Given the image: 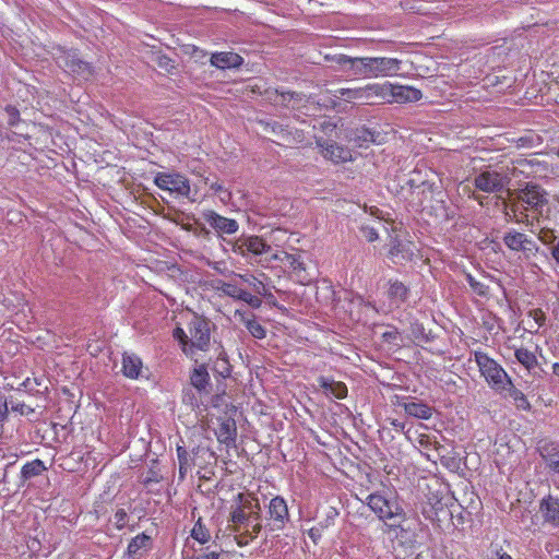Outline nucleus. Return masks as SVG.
I'll use <instances>...</instances> for the list:
<instances>
[{"label":"nucleus","mask_w":559,"mask_h":559,"mask_svg":"<svg viewBox=\"0 0 559 559\" xmlns=\"http://www.w3.org/2000/svg\"><path fill=\"white\" fill-rule=\"evenodd\" d=\"M323 58L326 62L335 63L338 69L350 75L353 57L346 56V53H326Z\"/></svg>","instance_id":"obj_40"},{"label":"nucleus","mask_w":559,"mask_h":559,"mask_svg":"<svg viewBox=\"0 0 559 559\" xmlns=\"http://www.w3.org/2000/svg\"><path fill=\"white\" fill-rule=\"evenodd\" d=\"M321 155L332 163L340 164L353 160V152L349 147L340 145L335 141L317 140Z\"/></svg>","instance_id":"obj_10"},{"label":"nucleus","mask_w":559,"mask_h":559,"mask_svg":"<svg viewBox=\"0 0 559 559\" xmlns=\"http://www.w3.org/2000/svg\"><path fill=\"white\" fill-rule=\"evenodd\" d=\"M416 251H418L417 246L412 240L394 239L389 258L395 263L412 261Z\"/></svg>","instance_id":"obj_17"},{"label":"nucleus","mask_w":559,"mask_h":559,"mask_svg":"<svg viewBox=\"0 0 559 559\" xmlns=\"http://www.w3.org/2000/svg\"><path fill=\"white\" fill-rule=\"evenodd\" d=\"M542 456L549 469L559 474V445L558 443H549L545 447Z\"/></svg>","instance_id":"obj_33"},{"label":"nucleus","mask_w":559,"mask_h":559,"mask_svg":"<svg viewBox=\"0 0 559 559\" xmlns=\"http://www.w3.org/2000/svg\"><path fill=\"white\" fill-rule=\"evenodd\" d=\"M276 95L281 96V103L285 104L286 99H292L296 95V93H281L275 92Z\"/></svg>","instance_id":"obj_60"},{"label":"nucleus","mask_w":559,"mask_h":559,"mask_svg":"<svg viewBox=\"0 0 559 559\" xmlns=\"http://www.w3.org/2000/svg\"><path fill=\"white\" fill-rule=\"evenodd\" d=\"M323 533L324 532L322 531V526H320V522H318L317 525L311 526V528L308 530V535L313 543L320 542Z\"/></svg>","instance_id":"obj_58"},{"label":"nucleus","mask_w":559,"mask_h":559,"mask_svg":"<svg viewBox=\"0 0 559 559\" xmlns=\"http://www.w3.org/2000/svg\"><path fill=\"white\" fill-rule=\"evenodd\" d=\"M46 469L44 462L39 459H36L32 462H27L23 465L21 469V477L24 480L31 479L35 476L40 475Z\"/></svg>","instance_id":"obj_39"},{"label":"nucleus","mask_w":559,"mask_h":559,"mask_svg":"<svg viewBox=\"0 0 559 559\" xmlns=\"http://www.w3.org/2000/svg\"><path fill=\"white\" fill-rule=\"evenodd\" d=\"M189 352L193 355L195 349L205 350L210 344V322L195 314L188 323Z\"/></svg>","instance_id":"obj_7"},{"label":"nucleus","mask_w":559,"mask_h":559,"mask_svg":"<svg viewBox=\"0 0 559 559\" xmlns=\"http://www.w3.org/2000/svg\"><path fill=\"white\" fill-rule=\"evenodd\" d=\"M271 258H274V261H282V262L288 263V265L292 267V270L296 273L306 270V266H305L300 255L290 254V253H287V251L276 249L275 252L272 253Z\"/></svg>","instance_id":"obj_32"},{"label":"nucleus","mask_w":559,"mask_h":559,"mask_svg":"<svg viewBox=\"0 0 559 559\" xmlns=\"http://www.w3.org/2000/svg\"><path fill=\"white\" fill-rule=\"evenodd\" d=\"M528 316L530 318H533L537 324V329L535 331H538V329L546 323L547 317L542 308H534L533 310L528 311Z\"/></svg>","instance_id":"obj_53"},{"label":"nucleus","mask_w":559,"mask_h":559,"mask_svg":"<svg viewBox=\"0 0 559 559\" xmlns=\"http://www.w3.org/2000/svg\"><path fill=\"white\" fill-rule=\"evenodd\" d=\"M550 254L556 263L559 265V240L550 247Z\"/></svg>","instance_id":"obj_59"},{"label":"nucleus","mask_w":559,"mask_h":559,"mask_svg":"<svg viewBox=\"0 0 559 559\" xmlns=\"http://www.w3.org/2000/svg\"><path fill=\"white\" fill-rule=\"evenodd\" d=\"M173 337L176 338L177 341H179V343L181 345V348L185 352V354L190 355V352H189V336H188L186 330L180 328V326H177L173 331Z\"/></svg>","instance_id":"obj_49"},{"label":"nucleus","mask_w":559,"mask_h":559,"mask_svg":"<svg viewBox=\"0 0 559 559\" xmlns=\"http://www.w3.org/2000/svg\"><path fill=\"white\" fill-rule=\"evenodd\" d=\"M360 231L365 239L368 241L378 240V233L374 227H370V225H361Z\"/></svg>","instance_id":"obj_55"},{"label":"nucleus","mask_w":559,"mask_h":559,"mask_svg":"<svg viewBox=\"0 0 559 559\" xmlns=\"http://www.w3.org/2000/svg\"><path fill=\"white\" fill-rule=\"evenodd\" d=\"M221 552L218 551H203V548L197 550L193 546H190L189 543H186L182 549V559H218Z\"/></svg>","instance_id":"obj_37"},{"label":"nucleus","mask_w":559,"mask_h":559,"mask_svg":"<svg viewBox=\"0 0 559 559\" xmlns=\"http://www.w3.org/2000/svg\"><path fill=\"white\" fill-rule=\"evenodd\" d=\"M216 289L225 296L241 301L242 288L238 287V285H235V283L219 282L218 286H216Z\"/></svg>","instance_id":"obj_44"},{"label":"nucleus","mask_w":559,"mask_h":559,"mask_svg":"<svg viewBox=\"0 0 559 559\" xmlns=\"http://www.w3.org/2000/svg\"><path fill=\"white\" fill-rule=\"evenodd\" d=\"M260 503L254 496L239 492L230 506L227 530L240 547L248 546L262 531Z\"/></svg>","instance_id":"obj_1"},{"label":"nucleus","mask_w":559,"mask_h":559,"mask_svg":"<svg viewBox=\"0 0 559 559\" xmlns=\"http://www.w3.org/2000/svg\"><path fill=\"white\" fill-rule=\"evenodd\" d=\"M450 497L448 493L441 492V490H436L435 492H429L427 495V506L428 509H424V514L430 521H441V514L450 515L451 513L448 510V504L450 501Z\"/></svg>","instance_id":"obj_11"},{"label":"nucleus","mask_w":559,"mask_h":559,"mask_svg":"<svg viewBox=\"0 0 559 559\" xmlns=\"http://www.w3.org/2000/svg\"><path fill=\"white\" fill-rule=\"evenodd\" d=\"M191 537L193 540L200 543L201 546L211 540L210 530H207L206 525L203 524L202 519H199L195 522L191 531Z\"/></svg>","instance_id":"obj_42"},{"label":"nucleus","mask_w":559,"mask_h":559,"mask_svg":"<svg viewBox=\"0 0 559 559\" xmlns=\"http://www.w3.org/2000/svg\"><path fill=\"white\" fill-rule=\"evenodd\" d=\"M275 250L262 236L258 235L242 236L234 245V251L241 257H247L248 254L261 257L259 262L262 265H267V263L275 261V259H272V252H275Z\"/></svg>","instance_id":"obj_6"},{"label":"nucleus","mask_w":559,"mask_h":559,"mask_svg":"<svg viewBox=\"0 0 559 559\" xmlns=\"http://www.w3.org/2000/svg\"><path fill=\"white\" fill-rule=\"evenodd\" d=\"M365 504L385 525V532L397 531L407 520V514L397 493L384 485L365 497Z\"/></svg>","instance_id":"obj_2"},{"label":"nucleus","mask_w":559,"mask_h":559,"mask_svg":"<svg viewBox=\"0 0 559 559\" xmlns=\"http://www.w3.org/2000/svg\"><path fill=\"white\" fill-rule=\"evenodd\" d=\"M9 404L12 412L19 413L22 416L33 415L35 413V408L38 407V405H32L24 401H14L13 399L9 401Z\"/></svg>","instance_id":"obj_45"},{"label":"nucleus","mask_w":559,"mask_h":559,"mask_svg":"<svg viewBox=\"0 0 559 559\" xmlns=\"http://www.w3.org/2000/svg\"><path fill=\"white\" fill-rule=\"evenodd\" d=\"M467 283L473 289V292L476 293L478 296H488L489 287L488 285H485L484 282L477 281L476 277H474L473 275H467Z\"/></svg>","instance_id":"obj_48"},{"label":"nucleus","mask_w":559,"mask_h":559,"mask_svg":"<svg viewBox=\"0 0 559 559\" xmlns=\"http://www.w3.org/2000/svg\"><path fill=\"white\" fill-rule=\"evenodd\" d=\"M21 388L32 395L40 396L48 390L45 377L26 378L21 383Z\"/></svg>","instance_id":"obj_34"},{"label":"nucleus","mask_w":559,"mask_h":559,"mask_svg":"<svg viewBox=\"0 0 559 559\" xmlns=\"http://www.w3.org/2000/svg\"><path fill=\"white\" fill-rule=\"evenodd\" d=\"M154 183L159 189L176 192L177 194L185 195L186 198H188L191 192L189 178L180 173H157Z\"/></svg>","instance_id":"obj_8"},{"label":"nucleus","mask_w":559,"mask_h":559,"mask_svg":"<svg viewBox=\"0 0 559 559\" xmlns=\"http://www.w3.org/2000/svg\"><path fill=\"white\" fill-rule=\"evenodd\" d=\"M404 411L408 416L421 418V420H428L432 416V407L424 404V402H406Z\"/></svg>","instance_id":"obj_30"},{"label":"nucleus","mask_w":559,"mask_h":559,"mask_svg":"<svg viewBox=\"0 0 559 559\" xmlns=\"http://www.w3.org/2000/svg\"><path fill=\"white\" fill-rule=\"evenodd\" d=\"M235 318L246 326L248 333L251 334L253 338L263 340L266 337L267 330L262 325V323L257 321L254 313L236 310Z\"/></svg>","instance_id":"obj_19"},{"label":"nucleus","mask_w":559,"mask_h":559,"mask_svg":"<svg viewBox=\"0 0 559 559\" xmlns=\"http://www.w3.org/2000/svg\"><path fill=\"white\" fill-rule=\"evenodd\" d=\"M423 93L419 88L412 85H402L389 83V104H407L421 99Z\"/></svg>","instance_id":"obj_14"},{"label":"nucleus","mask_w":559,"mask_h":559,"mask_svg":"<svg viewBox=\"0 0 559 559\" xmlns=\"http://www.w3.org/2000/svg\"><path fill=\"white\" fill-rule=\"evenodd\" d=\"M152 548V538L147 533L142 532L132 537L127 546V555L132 559L141 558Z\"/></svg>","instance_id":"obj_21"},{"label":"nucleus","mask_w":559,"mask_h":559,"mask_svg":"<svg viewBox=\"0 0 559 559\" xmlns=\"http://www.w3.org/2000/svg\"><path fill=\"white\" fill-rule=\"evenodd\" d=\"M318 381L324 394L328 396L342 399L347 395L348 390L346 384L343 383V381H336L331 378H324V376H321L318 379Z\"/></svg>","instance_id":"obj_28"},{"label":"nucleus","mask_w":559,"mask_h":559,"mask_svg":"<svg viewBox=\"0 0 559 559\" xmlns=\"http://www.w3.org/2000/svg\"><path fill=\"white\" fill-rule=\"evenodd\" d=\"M476 188L484 192H501L510 182L508 174L498 171H483L474 179Z\"/></svg>","instance_id":"obj_9"},{"label":"nucleus","mask_w":559,"mask_h":559,"mask_svg":"<svg viewBox=\"0 0 559 559\" xmlns=\"http://www.w3.org/2000/svg\"><path fill=\"white\" fill-rule=\"evenodd\" d=\"M352 78L372 79V57H352Z\"/></svg>","instance_id":"obj_27"},{"label":"nucleus","mask_w":559,"mask_h":559,"mask_svg":"<svg viewBox=\"0 0 559 559\" xmlns=\"http://www.w3.org/2000/svg\"><path fill=\"white\" fill-rule=\"evenodd\" d=\"M215 433L219 443H224L227 448L234 447L238 435L236 421L234 419L221 420Z\"/></svg>","instance_id":"obj_22"},{"label":"nucleus","mask_w":559,"mask_h":559,"mask_svg":"<svg viewBox=\"0 0 559 559\" xmlns=\"http://www.w3.org/2000/svg\"><path fill=\"white\" fill-rule=\"evenodd\" d=\"M210 188L214 191V193L219 194L222 202H225V203L226 202H230L231 193H230V191H228V189L223 187L222 183H219V182H212Z\"/></svg>","instance_id":"obj_50"},{"label":"nucleus","mask_w":559,"mask_h":559,"mask_svg":"<svg viewBox=\"0 0 559 559\" xmlns=\"http://www.w3.org/2000/svg\"><path fill=\"white\" fill-rule=\"evenodd\" d=\"M552 372L555 376L559 377V362L552 365Z\"/></svg>","instance_id":"obj_63"},{"label":"nucleus","mask_w":559,"mask_h":559,"mask_svg":"<svg viewBox=\"0 0 559 559\" xmlns=\"http://www.w3.org/2000/svg\"><path fill=\"white\" fill-rule=\"evenodd\" d=\"M332 96L335 99H342L349 104L367 105L366 84L360 85L359 87L336 88L332 92Z\"/></svg>","instance_id":"obj_20"},{"label":"nucleus","mask_w":559,"mask_h":559,"mask_svg":"<svg viewBox=\"0 0 559 559\" xmlns=\"http://www.w3.org/2000/svg\"><path fill=\"white\" fill-rule=\"evenodd\" d=\"M409 288L401 281H389L388 297L396 307L407 301Z\"/></svg>","instance_id":"obj_29"},{"label":"nucleus","mask_w":559,"mask_h":559,"mask_svg":"<svg viewBox=\"0 0 559 559\" xmlns=\"http://www.w3.org/2000/svg\"><path fill=\"white\" fill-rule=\"evenodd\" d=\"M191 385L198 391H205L210 384V373L204 365L192 370L190 376Z\"/></svg>","instance_id":"obj_36"},{"label":"nucleus","mask_w":559,"mask_h":559,"mask_svg":"<svg viewBox=\"0 0 559 559\" xmlns=\"http://www.w3.org/2000/svg\"><path fill=\"white\" fill-rule=\"evenodd\" d=\"M366 87V104H390V82L368 83Z\"/></svg>","instance_id":"obj_18"},{"label":"nucleus","mask_w":559,"mask_h":559,"mask_svg":"<svg viewBox=\"0 0 559 559\" xmlns=\"http://www.w3.org/2000/svg\"><path fill=\"white\" fill-rule=\"evenodd\" d=\"M9 405V401L0 392V425H2L8 419Z\"/></svg>","instance_id":"obj_54"},{"label":"nucleus","mask_w":559,"mask_h":559,"mask_svg":"<svg viewBox=\"0 0 559 559\" xmlns=\"http://www.w3.org/2000/svg\"><path fill=\"white\" fill-rule=\"evenodd\" d=\"M436 173L431 168L416 167L408 179V186L413 194L418 199V204L424 209L427 202H431L436 193H441L440 187L436 183Z\"/></svg>","instance_id":"obj_4"},{"label":"nucleus","mask_w":559,"mask_h":559,"mask_svg":"<svg viewBox=\"0 0 559 559\" xmlns=\"http://www.w3.org/2000/svg\"><path fill=\"white\" fill-rule=\"evenodd\" d=\"M498 559H513L508 552H501Z\"/></svg>","instance_id":"obj_64"},{"label":"nucleus","mask_w":559,"mask_h":559,"mask_svg":"<svg viewBox=\"0 0 559 559\" xmlns=\"http://www.w3.org/2000/svg\"><path fill=\"white\" fill-rule=\"evenodd\" d=\"M128 522V514L126 510L118 509L114 514V525L117 530H123Z\"/></svg>","instance_id":"obj_52"},{"label":"nucleus","mask_w":559,"mask_h":559,"mask_svg":"<svg viewBox=\"0 0 559 559\" xmlns=\"http://www.w3.org/2000/svg\"><path fill=\"white\" fill-rule=\"evenodd\" d=\"M202 215L210 227L215 229L218 234L234 235L239 230L237 219L224 217V215L214 212V210H205Z\"/></svg>","instance_id":"obj_12"},{"label":"nucleus","mask_w":559,"mask_h":559,"mask_svg":"<svg viewBox=\"0 0 559 559\" xmlns=\"http://www.w3.org/2000/svg\"><path fill=\"white\" fill-rule=\"evenodd\" d=\"M503 241L510 250L513 251H525L532 250L534 240L526 234L518 233V230H509L503 235Z\"/></svg>","instance_id":"obj_23"},{"label":"nucleus","mask_w":559,"mask_h":559,"mask_svg":"<svg viewBox=\"0 0 559 559\" xmlns=\"http://www.w3.org/2000/svg\"><path fill=\"white\" fill-rule=\"evenodd\" d=\"M176 452L179 461V475L180 478H185L190 468L189 454L186 448L180 445L176 448Z\"/></svg>","instance_id":"obj_46"},{"label":"nucleus","mask_w":559,"mask_h":559,"mask_svg":"<svg viewBox=\"0 0 559 559\" xmlns=\"http://www.w3.org/2000/svg\"><path fill=\"white\" fill-rule=\"evenodd\" d=\"M514 355L518 362L521 364L524 367V369H526L528 372L536 369L538 365V358L533 352H530L528 348H515Z\"/></svg>","instance_id":"obj_35"},{"label":"nucleus","mask_w":559,"mask_h":559,"mask_svg":"<svg viewBox=\"0 0 559 559\" xmlns=\"http://www.w3.org/2000/svg\"><path fill=\"white\" fill-rule=\"evenodd\" d=\"M338 510L336 509V507H329L328 510L325 511V514H324V518L323 520H320L319 523H320V526H322V531H326L329 530V527L335 525V521L338 516Z\"/></svg>","instance_id":"obj_47"},{"label":"nucleus","mask_w":559,"mask_h":559,"mask_svg":"<svg viewBox=\"0 0 559 559\" xmlns=\"http://www.w3.org/2000/svg\"><path fill=\"white\" fill-rule=\"evenodd\" d=\"M473 355L480 376L485 378L491 390L499 393L506 392V386L511 384V378L506 369L481 349H476Z\"/></svg>","instance_id":"obj_3"},{"label":"nucleus","mask_w":559,"mask_h":559,"mask_svg":"<svg viewBox=\"0 0 559 559\" xmlns=\"http://www.w3.org/2000/svg\"><path fill=\"white\" fill-rule=\"evenodd\" d=\"M143 369V362L140 356L136 354H123L122 355V374L128 379H139Z\"/></svg>","instance_id":"obj_26"},{"label":"nucleus","mask_w":559,"mask_h":559,"mask_svg":"<svg viewBox=\"0 0 559 559\" xmlns=\"http://www.w3.org/2000/svg\"><path fill=\"white\" fill-rule=\"evenodd\" d=\"M267 515L275 530H283L289 518L287 501L283 496H274V498L270 500Z\"/></svg>","instance_id":"obj_13"},{"label":"nucleus","mask_w":559,"mask_h":559,"mask_svg":"<svg viewBox=\"0 0 559 559\" xmlns=\"http://www.w3.org/2000/svg\"><path fill=\"white\" fill-rule=\"evenodd\" d=\"M402 60L390 57H372V79L392 78L402 69Z\"/></svg>","instance_id":"obj_15"},{"label":"nucleus","mask_w":559,"mask_h":559,"mask_svg":"<svg viewBox=\"0 0 559 559\" xmlns=\"http://www.w3.org/2000/svg\"><path fill=\"white\" fill-rule=\"evenodd\" d=\"M539 510L546 522L550 525L559 526V499L548 495L540 500Z\"/></svg>","instance_id":"obj_25"},{"label":"nucleus","mask_w":559,"mask_h":559,"mask_svg":"<svg viewBox=\"0 0 559 559\" xmlns=\"http://www.w3.org/2000/svg\"><path fill=\"white\" fill-rule=\"evenodd\" d=\"M94 68L91 63L81 61L79 59L78 61L72 62V73L73 75L79 80H90L94 75Z\"/></svg>","instance_id":"obj_41"},{"label":"nucleus","mask_w":559,"mask_h":559,"mask_svg":"<svg viewBox=\"0 0 559 559\" xmlns=\"http://www.w3.org/2000/svg\"><path fill=\"white\" fill-rule=\"evenodd\" d=\"M5 111L8 114V123L11 126V127H14L17 124V122L20 121V112L19 110L13 107V106H8L5 108Z\"/></svg>","instance_id":"obj_57"},{"label":"nucleus","mask_w":559,"mask_h":559,"mask_svg":"<svg viewBox=\"0 0 559 559\" xmlns=\"http://www.w3.org/2000/svg\"><path fill=\"white\" fill-rule=\"evenodd\" d=\"M242 282L247 283L258 296H267L270 290L263 280L252 274H238L237 275Z\"/></svg>","instance_id":"obj_38"},{"label":"nucleus","mask_w":559,"mask_h":559,"mask_svg":"<svg viewBox=\"0 0 559 559\" xmlns=\"http://www.w3.org/2000/svg\"><path fill=\"white\" fill-rule=\"evenodd\" d=\"M272 132L274 134L281 136L283 141L290 142V139H295L296 141H301L302 133H300L299 130H295L294 132L292 130H288L287 127L281 126V124H273L271 127Z\"/></svg>","instance_id":"obj_43"},{"label":"nucleus","mask_w":559,"mask_h":559,"mask_svg":"<svg viewBox=\"0 0 559 559\" xmlns=\"http://www.w3.org/2000/svg\"><path fill=\"white\" fill-rule=\"evenodd\" d=\"M241 301L249 304L252 308H260L262 305V300L259 296L251 295V293L241 289Z\"/></svg>","instance_id":"obj_51"},{"label":"nucleus","mask_w":559,"mask_h":559,"mask_svg":"<svg viewBox=\"0 0 559 559\" xmlns=\"http://www.w3.org/2000/svg\"><path fill=\"white\" fill-rule=\"evenodd\" d=\"M211 64L217 69L239 68L243 59L239 53L233 51L213 52L210 59Z\"/></svg>","instance_id":"obj_24"},{"label":"nucleus","mask_w":559,"mask_h":559,"mask_svg":"<svg viewBox=\"0 0 559 559\" xmlns=\"http://www.w3.org/2000/svg\"><path fill=\"white\" fill-rule=\"evenodd\" d=\"M419 443L421 444V447H427L428 443H430V439L428 436H420L419 437Z\"/></svg>","instance_id":"obj_61"},{"label":"nucleus","mask_w":559,"mask_h":559,"mask_svg":"<svg viewBox=\"0 0 559 559\" xmlns=\"http://www.w3.org/2000/svg\"><path fill=\"white\" fill-rule=\"evenodd\" d=\"M545 204H547V198L543 189L538 186H533V183H527L524 189H521L516 202L513 203V219L515 222H525L528 219V215L524 214L522 210L540 213V209Z\"/></svg>","instance_id":"obj_5"},{"label":"nucleus","mask_w":559,"mask_h":559,"mask_svg":"<svg viewBox=\"0 0 559 559\" xmlns=\"http://www.w3.org/2000/svg\"><path fill=\"white\" fill-rule=\"evenodd\" d=\"M353 141L359 147H369L370 145H382L386 142L388 133L385 131L368 129V127H360L354 132Z\"/></svg>","instance_id":"obj_16"},{"label":"nucleus","mask_w":559,"mask_h":559,"mask_svg":"<svg viewBox=\"0 0 559 559\" xmlns=\"http://www.w3.org/2000/svg\"><path fill=\"white\" fill-rule=\"evenodd\" d=\"M183 402L193 403V397L190 396L189 392L183 393Z\"/></svg>","instance_id":"obj_62"},{"label":"nucleus","mask_w":559,"mask_h":559,"mask_svg":"<svg viewBox=\"0 0 559 559\" xmlns=\"http://www.w3.org/2000/svg\"><path fill=\"white\" fill-rule=\"evenodd\" d=\"M506 391L509 396L512 397L514 406L518 411L530 412L532 408L530 400L526 397L522 390L516 389L513 380L511 379V384L506 386Z\"/></svg>","instance_id":"obj_31"},{"label":"nucleus","mask_w":559,"mask_h":559,"mask_svg":"<svg viewBox=\"0 0 559 559\" xmlns=\"http://www.w3.org/2000/svg\"><path fill=\"white\" fill-rule=\"evenodd\" d=\"M156 63L159 66V68L166 69L168 71L175 69L174 60L167 56H164V53L156 57Z\"/></svg>","instance_id":"obj_56"}]
</instances>
